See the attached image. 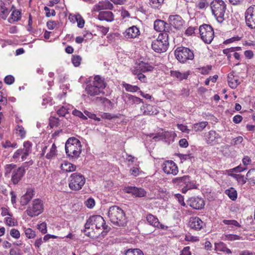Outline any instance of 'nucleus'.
Here are the masks:
<instances>
[{
	"instance_id": "nucleus-1",
	"label": "nucleus",
	"mask_w": 255,
	"mask_h": 255,
	"mask_svg": "<svg viewBox=\"0 0 255 255\" xmlns=\"http://www.w3.org/2000/svg\"><path fill=\"white\" fill-rule=\"evenodd\" d=\"M107 86L105 79L99 75L95 76L91 83L87 85L85 91L90 96L104 95V89Z\"/></svg>"
},
{
	"instance_id": "nucleus-2",
	"label": "nucleus",
	"mask_w": 255,
	"mask_h": 255,
	"mask_svg": "<svg viewBox=\"0 0 255 255\" xmlns=\"http://www.w3.org/2000/svg\"><path fill=\"white\" fill-rule=\"evenodd\" d=\"M108 216L111 222L116 226L123 227L127 224L124 211L117 206H113L109 208Z\"/></svg>"
},
{
	"instance_id": "nucleus-3",
	"label": "nucleus",
	"mask_w": 255,
	"mask_h": 255,
	"mask_svg": "<svg viewBox=\"0 0 255 255\" xmlns=\"http://www.w3.org/2000/svg\"><path fill=\"white\" fill-rule=\"evenodd\" d=\"M65 151L69 158H78L82 151L80 141L74 137L69 138L65 143Z\"/></svg>"
},
{
	"instance_id": "nucleus-4",
	"label": "nucleus",
	"mask_w": 255,
	"mask_h": 255,
	"mask_svg": "<svg viewBox=\"0 0 255 255\" xmlns=\"http://www.w3.org/2000/svg\"><path fill=\"white\" fill-rule=\"evenodd\" d=\"M95 229L97 230H107V226H106L105 221L101 216H92L87 220L86 223L85 225L84 233L87 236L91 237L90 232H88V230L90 229L94 230Z\"/></svg>"
},
{
	"instance_id": "nucleus-5",
	"label": "nucleus",
	"mask_w": 255,
	"mask_h": 255,
	"mask_svg": "<svg viewBox=\"0 0 255 255\" xmlns=\"http://www.w3.org/2000/svg\"><path fill=\"white\" fill-rule=\"evenodd\" d=\"M212 13L217 21L222 23L224 20V15L227 9V5L223 0H213L210 3Z\"/></svg>"
},
{
	"instance_id": "nucleus-6",
	"label": "nucleus",
	"mask_w": 255,
	"mask_h": 255,
	"mask_svg": "<svg viewBox=\"0 0 255 255\" xmlns=\"http://www.w3.org/2000/svg\"><path fill=\"white\" fill-rule=\"evenodd\" d=\"M168 44V34L160 33L157 38L152 42L151 47L155 52L162 53L167 50Z\"/></svg>"
},
{
	"instance_id": "nucleus-7",
	"label": "nucleus",
	"mask_w": 255,
	"mask_h": 255,
	"mask_svg": "<svg viewBox=\"0 0 255 255\" xmlns=\"http://www.w3.org/2000/svg\"><path fill=\"white\" fill-rule=\"evenodd\" d=\"M31 151V143L29 141H25L23 143V148L17 149L14 153L12 157L13 161L19 162L24 161Z\"/></svg>"
},
{
	"instance_id": "nucleus-8",
	"label": "nucleus",
	"mask_w": 255,
	"mask_h": 255,
	"mask_svg": "<svg viewBox=\"0 0 255 255\" xmlns=\"http://www.w3.org/2000/svg\"><path fill=\"white\" fill-rule=\"evenodd\" d=\"M84 176L80 173H74L69 177V188L74 191H78L82 189L85 183Z\"/></svg>"
},
{
	"instance_id": "nucleus-9",
	"label": "nucleus",
	"mask_w": 255,
	"mask_h": 255,
	"mask_svg": "<svg viewBox=\"0 0 255 255\" xmlns=\"http://www.w3.org/2000/svg\"><path fill=\"white\" fill-rule=\"evenodd\" d=\"M176 59L181 63L194 58V54L190 49L184 47H179L174 51Z\"/></svg>"
},
{
	"instance_id": "nucleus-10",
	"label": "nucleus",
	"mask_w": 255,
	"mask_h": 255,
	"mask_svg": "<svg viewBox=\"0 0 255 255\" xmlns=\"http://www.w3.org/2000/svg\"><path fill=\"white\" fill-rule=\"evenodd\" d=\"M199 30L201 38L205 43L209 44L212 41L214 37V32L210 25L203 24L200 26Z\"/></svg>"
},
{
	"instance_id": "nucleus-11",
	"label": "nucleus",
	"mask_w": 255,
	"mask_h": 255,
	"mask_svg": "<svg viewBox=\"0 0 255 255\" xmlns=\"http://www.w3.org/2000/svg\"><path fill=\"white\" fill-rule=\"evenodd\" d=\"M172 182L176 186H185L186 189H196L197 188L194 181L191 180L190 177L188 175L174 178L172 179Z\"/></svg>"
},
{
	"instance_id": "nucleus-12",
	"label": "nucleus",
	"mask_w": 255,
	"mask_h": 255,
	"mask_svg": "<svg viewBox=\"0 0 255 255\" xmlns=\"http://www.w3.org/2000/svg\"><path fill=\"white\" fill-rule=\"evenodd\" d=\"M43 210V204L39 199H35L33 201L31 207H29L26 210V213L31 217L38 216L41 214Z\"/></svg>"
},
{
	"instance_id": "nucleus-13",
	"label": "nucleus",
	"mask_w": 255,
	"mask_h": 255,
	"mask_svg": "<svg viewBox=\"0 0 255 255\" xmlns=\"http://www.w3.org/2000/svg\"><path fill=\"white\" fill-rule=\"evenodd\" d=\"M246 25L251 29H255V5L249 6L245 12Z\"/></svg>"
},
{
	"instance_id": "nucleus-14",
	"label": "nucleus",
	"mask_w": 255,
	"mask_h": 255,
	"mask_svg": "<svg viewBox=\"0 0 255 255\" xmlns=\"http://www.w3.org/2000/svg\"><path fill=\"white\" fill-rule=\"evenodd\" d=\"M163 171L167 174L176 175L178 172V168L176 164L172 160H167L162 165Z\"/></svg>"
},
{
	"instance_id": "nucleus-15",
	"label": "nucleus",
	"mask_w": 255,
	"mask_h": 255,
	"mask_svg": "<svg viewBox=\"0 0 255 255\" xmlns=\"http://www.w3.org/2000/svg\"><path fill=\"white\" fill-rule=\"evenodd\" d=\"M154 28L156 31L161 33L168 34L171 31V27L170 24L160 19H157L154 21Z\"/></svg>"
},
{
	"instance_id": "nucleus-16",
	"label": "nucleus",
	"mask_w": 255,
	"mask_h": 255,
	"mask_svg": "<svg viewBox=\"0 0 255 255\" xmlns=\"http://www.w3.org/2000/svg\"><path fill=\"white\" fill-rule=\"evenodd\" d=\"M123 34L126 39H133L138 37L140 35V31L137 26H132L127 28Z\"/></svg>"
},
{
	"instance_id": "nucleus-17",
	"label": "nucleus",
	"mask_w": 255,
	"mask_h": 255,
	"mask_svg": "<svg viewBox=\"0 0 255 255\" xmlns=\"http://www.w3.org/2000/svg\"><path fill=\"white\" fill-rule=\"evenodd\" d=\"M187 204L192 208L196 210H201L204 208L205 202L203 199L198 197L190 198L187 201Z\"/></svg>"
},
{
	"instance_id": "nucleus-18",
	"label": "nucleus",
	"mask_w": 255,
	"mask_h": 255,
	"mask_svg": "<svg viewBox=\"0 0 255 255\" xmlns=\"http://www.w3.org/2000/svg\"><path fill=\"white\" fill-rule=\"evenodd\" d=\"M122 99L125 104L129 106L134 104H139L142 102V100L140 98L128 93H124L122 96Z\"/></svg>"
},
{
	"instance_id": "nucleus-19",
	"label": "nucleus",
	"mask_w": 255,
	"mask_h": 255,
	"mask_svg": "<svg viewBox=\"0 0 255 255\" xmlns=\"http://www.w3.org/2000/svg\"><path fill=\"white\" fill-rule=\"evenodd\" d=\"M126 192L131 194L133 196L138 197H143L146 195L145 191L141 188H137L133 186H128L125 188Z\"/></svg>"
},
{
	"instance_id": "nucleus-20",
	"label": "nucleus",
	"mask_w": 255,
	"mask_h": 255,
	"mask_svg": "<svg viewBox=\"0 0 255 255\" xmlns=\"http://www.w3.org/2000/svg\"><path fill=\"white\" fill-rule=\"evenodd\" d=\"M204 223L198 217H192L189 219L188 226L195 230H200L204 226Z\"/></svg>"
},
{
	"instance_id": "nucleus-21",
	"label": "nucleus",
	"mask_w": 255,
	"mask_h": 255,
	"mask_svg": "<svg viewBox=\"0 0 255 255\" xmlns=\"http://www.w3.org/2000/svg\"><path fill=\"white\" fill-rule=\"evenodd\" d=\"M140 110L143 115H154L159 113L157 106L145 104L142 106Z\"/></svg>"
},
{
	"instance_id": "nucleus-22",
	"label": "nucleus",
	"mask_w": 255,
	"mask_h": 255,
	"mask_svg": "<svg viewBox=\"0 0 255 255\" xmlns=\"http://www.w3.org/2000/svg\"><path fill=\"white\" fill-rule=\"evenodd\" d=\"M221 136L216 131L211 130L207 132L205 135V139L208 144L214 145L217 142L218 139L220 138Z\"/></svg>"
},
{
	"instance_id": "nucleus-23",
	"label": "nucleus",
	"mask_w": 255,
	"mask_h": 255,
	"mask_svg": "<svg viewBox=\"0 0 255 255\" xmlns=\"http://www.w3.org/2000/svg\"><path fill=\"white\" fill-rule=\"evenodd\" d=\"M170 25L176 29H180L183 25L184 21L181 16L178 15H170L169 17Z\"/></svg>"
},
{
	"instance_id": "nucleus-24",
	"label": "nucleus",
	"mask_w": 255,
	"mask_h": 255,
	"mask_svg": "<svg viewBox=\"0 0 255 255\" xmlns=\"http://www.w3.org/2000/svg\"><path fill=\"white\" fill-rule=\"evenodd\" d=\"M25 172V170L23 167H19L13 171L11 177V181L14 184H16L19 182L23 176Z\"/></svg>"
},
{
	"instance_id": "nucleus-25",
	"label": "nucleus",
	"mask_w": 255,
	"mask_h": 255,
	"mask_svg": "<svg viewBox=\"0 0 255 255\" xmlns=\"http://www.w3.org/2000/svg\"><path fill=\"white\" fill-rule=\"evenodd\" d=\"M113 4L108 0L100 1L93 7V11H98L102 9H112Z\"/></svg>"
},
{
	"instance_id": "nucleus-26",
	"label": "nucleus",
	"mask_w": 255,
	"mask_h": 255,
	"mask_svg": "<svg viewBox=\"0 0 255 255\" xmlns=\"http://www.w3.org/2000/svg\"><path fill=\"white\" fill-rule=\"evenodd\" d=\"M98 17L100 20H105L108 22H111L114 19V15L113 12L109 11L100 12Z\"/></svg>"
},
{
	"instance_id": "nucleus-27",
	"label": "nucleus",
	"mask_w": 255,
	"mask_h": 255,
	"mask_svg": "<svg viewBox=\"0 0 255 255\" xmlns=\"http://www.w3.org/2000/svg\"><path fill=\"white\" fill-rule=\"evenodd\" d=\"M146 220L150 225L155 227L162 228V225L160 224L158 219L152 214H149L147 215Z\"/></svg>"
},
{
	"instance_id": "nucleus-28",
	"label": "nucleus",
	"mask_w": 255,
	"mask_h": 255,
	"mask_svg": "<svg viewBox=\"0 0 255 255\" xmlns=\"http://www.w3.org/2000/svg\"><path fill=\"white\" fill-rule=\"evenodd\" d=\"M170 73L172 77H175L179 80L186 79L189 74L188 72L181 73L177 71H171Z\"/></svg>"
},
{
	"instance_id": "nucleus-29",
	"label": "nucleus",
	"mask_w": 255,
	"mask_h": 255,
	"mask_svg": "<svg viewBox=\"0 0 255 255\" xmlns=\"http://www.w3.org/2000/svg\"><path fill=\"white\" fill-rule=\"evenodd\" d=\"M60 168L64 172H72L76 170V166L68 162H64L61 164Z\"/></svg>"
},
{
	"instance_id": "nucleus-30",
	"label": "nucleus",
	"mask_w": 255,
	"mask_h": 255,
	"mask_svg": "<svg viewBox=\"0 0 255 255\" xmlns=\"http://www.w3.org/2000/svg\"><path fill=\"white\" fill-rule=\"evenodd\" d=\"M215 250L216 251L223 252L227 254H231V251L227 248L226 245L223 242L215 244Z\"/></svg>"
},
{
	"instance_id": "nucleus-31",
	"label": "nucleus",
	"mask_w": 255,
	"mask_h": 255,
	"mask_svg": "<svg viewBox=\"0 0 255 255\" xmlns=\"http://www.w3.org/2000/svg\"><path fill=\"white\" fill-rule=\"evenodd\" d=\"M228 81L229 86L232 89H235L240 84L238 78L232 75L228 76Z\"/></svg>"
},
{
	"instance_id": "nucleus-32",
	"label": "nucleus",
	"mask_w": 255,
	"mask_h": 255,
	"mask_svg": "<svg viewBox=\"0 0 255 255\" xmlns=\"http://www.w3.org/2000/svg\"><path fill=\"white\" fill-rule=\"evenodd\" d=\"M32 193L30 191H27L24 195H23L20 198V204L22 206H25L27 205L30 200L32 198Z\"/></svg>"
},
{
	"instance_id": "nucleus-33",
	"label": "nucleus",
	"mask_w": 255,
	"mask_h": 255,
	"mask_svg": "<svg viewBox=\"0 0 255 255\" xmlns=\"http://www.w3.org/2000/svg\"><path fill=\"white\" fill-rule=\"evenodd\" d=\"M138 68H139V70H140L141 72L151 71L153 69L152 66L143 62H141L138 64Z\"/></svg>"
},
{
	"instance_id": "nucleus-34",
	"label": "nucleus",
	"mask_w": 255,
	"mask_h": 255,
	"mask_svg": "<svg viewBox=\"0 0 255 255\" xmlns=\"http://www.w3.org/2000/svg\"><path fill=\"white\" fill-rule=\"evenodd\" d=\"M208 124V123L207 122L203 121L194 124L192 125V128L195 131H201L206 128Z\"/></svg>"
},
{
	"instance_id": "nucleus-35",
	"label": "nucleus",
	"mask_w": 255,
	"mask_h": 255,
	"mask_svg": "<svg viewBox=\"0 0 255 255\" xmlns=\"http://www.w3.org/2000/svg\"><path fill=\"white\" fill-rule=\"evenodd\" d=\"M228 175L236 179L238 182L242 185L245 184L247 182L246 177L245 178L244 175L241 174H236L232 173H229Z\"/></svg>"
},
{
	"instance_id": "nucleus-36",
	"label": "nucleus",
	"mask_w": 255,
	"mask_h": 255,
	"mask_svg": "<svg viewBox=\"0 0 255 255\" xmlns=\"http://www.w3.org/2000/svg\"><path fill=\"white\" fill-rule=\"evenodd\" d=\"M225 194L233 201L236 200L237 198V192L236 189L233 187L227 189L225 191Z\"/></svg>"
},
{
	"instance_id": "nucleus-37",
	"label": "nucleus",
	"mask_w": 255,
	"mask_h": 255,
	"mask_svg": "<svg viewBox=\"0 0 255 255\" xmlns=\"http://www.w3.org/2000/svg\"><path fill=\"white\" fill-rule=\"evenodd\" d=\"M57 155L56 146L55 143H53L49 151L46 154L45 157L48 159H51L55 157Z\"/></svg>"
},
{
	"instance_id": "nucleus-38",
	"label": "nucleus",
	"mask_w": 255,
	"mask_h": 255,
	"mask_svg": "<svg viewBox=\"0 0 255 255\" xmlns=\"http://www.w3.org/2000/svg\"><path fill=\"white\" fill-rule=\"evenodd\" d=\"M123 87L125 88L126 90L129 92H135L139 90V88L137 86H133L129 84L123 83Z\"/></svg>"
},
{
	"instance_id": "nucleus-39",
	"label": "nucleus",
	"mask_w": 255,
	"mask_h": 255,
	"mask_svg": "<svg viewBox=\"0 0 255 255\" xmlns=\"http://www.w3.org/2000/svg\"><path fill=\"white\" fill-rule=\"evenodd\" d=\"M196 6L200 10L205 9L209 6V2L207 0H198Z\"/></svg>"
},
{
	"instance_id": "nucleus-40",
	"label": "nucleus",
	"mask_w": 255,
	"mask_h": 255,
	"mask_svg": "<svg viewBox=\"0 0 255 255\" xmlns=\"http://www.w3.org/2000/svg\"><path fill=\"white\" fill-rule=\"evenodd\" d=\"M21 18V13L18 10H13L11 14L10 19H9L8 21L9 22H11V19L13 21H17L20 20Z\"/></svg>"
},
{
	"instance_id": "nucleus-41",
	"label": "nucleus",
	"mask_w": 255,
	"mask_h": 255,
	"mask_svg": "<svg viewBox=\"0 0 255 255\" xmlns=\"http://www.w3.org/2000/svg\"><path fill=\"white\" fill-rule=\"evenodd\" d=\"M246 179L250 182L255 184V169L250 170L246 174Z\"/></svg>"
},
{
	"instance_id": "nucleus-42",
	"label": "nucleus",
	"mask_w": 255,
	"mask_h": 255,
	"mask_svg": "<svg viewBox=\"0 0 255 255\" xmlns=\"http://www.w3.org/2000/svg\"><path fill=\"white\" fill-rule=\"evenodd\" d=\"M125 255H144L142 252L138 249H128L126 252Z\"/></svg>"
},
{
	"instance_id": "nucleus-43",
	"label": "nucleus",
	"mask_w": 255,
	"mask_h": 255,
	"mask_svg": "<svg viewBox=\"0 0 255 255\" xmlns=\"http://www.w3.org/2000/svg\"><path fill=\"white\" fill-rule=\"evenodd\" d=\"M9 11L8 9L4 5L0 6V17L3 19H6Z\"/></svg>"
},
{
	"instance_id": "nucleus-44",
	"label": "nucleus",
	"mask_w": 255,
	"mask_h": 255,
	"mask_svg": "<svg viewBox=\"0 0 255 255\" xmlns=\"http://www.w3.org/2000/svg\"><path fill=\"white\" fill-rule=\"evenodd\" d=\"M24 233L26 237L28 239H34L35 236V232L30 228H24Z\"/></svg>"
},
{
	"instance_id": "nucleus-45",
	"label": "nucleus",
	"mask_w": 255,
	"mask_h": 255,
	"mask_svg": "<svg viewBox=\"0 0 255 255\" xmlns=\"http://www.w3.org/2000/svg\"><path fill=\"white\" fill-rule=\"evenodd\" d=\"M223 223L225 225L230 226L231 228L240 226L239 223L237 221L234 220H224Z\"/></svg>"
},
{
	"instance_id": "nucleus-46",
	"label": "nucleus",
	"mask_w": 255,
	"mask_h": 255,
	"mask_svg": "<svg viewBox=\"0 0 255 255\" xmlns=\"http://www.w3.org/2000/svg\"><path fill=\"white\" fill-rule=\"evenodd\" d=\"M163 1L164 0H149V3L153 8H158L161 5Z\"/></svg>"
},
{
	"instance_id": "nucleus-47",
	"label": "nucleus",
	"mask_w": 255,
	"mask_h": 255,
	"mask_svg": "<svg viewBox=\"0 0 255 255\" xmlns=\"http://www.w3.org/2000/svg\"><path fill=\"white\" fill-rule=\"evenodd\" d=\"M59 120L57 118L51 117L49 119V126L51 128L58 127L59 125Z\"/></svg>"
},
{
	"instance_id": "nucleus-48",
	"label": "nucleus",
	"mask_w": 255,
	"mask_h": 255,
	"mask_svg": "<svg viewBox=\"0 0 255 255\" xmlns=\"http://www.w3.org/2000/svg\"><path fill=\"white\" fill-rule=\"evenodd\" d=\"M68 113V109L65 106L61 107L57 111V114L60 117H65Z\"/></svg>"
},
{
	"instance_id": "nucleus-49",
	"label": "nucleus",
	"mask_w": 255,
	"mask_h": 255,
	"mask_svg": "<svg viewBox=\"0 0 255 255\" xmlns=\"http://www.w3.org/2000/svg\"><path fill=\"white\" fill-rule=\"evenodd\" d=\"M15 129L16 133L18 134L20 137L24 138L25 137L26 132L22 126L17 125Z\"/></svg>"
},
{
	"instance_id": "nucleus-50",
	"label": "nucleus",
	"mask_w": 255,
	"mask_h": 255,
	"mask_svg": "<svg viewBox=\"0 0 255 255\" xmlns=\"http://www.w3.org/2000/svg\"><path fill=\"white\" fill-rule=\"evenodd\" d=\"M81 60V57L80 56L75 55L72 58V62L75 67H77L80 65Z\"/></svg>"
},
{
	"instance_id": "nucleus-51",
	"label": "nucleus",
	"mask_w": 255,
	"mask_h": 255,
	"mask_svg": "<svg viewBox=\"0 0 255 255\" xmlns=\"http://www.w3.org/2000/svg\"><path fill=\"white\" fill-rule=\"evenodd\" d=\"M72 114L73 115L78 117L82 120H85L87 119V118L85 116L81 111L75 109L73 111Z\"/></svg>"
},
{
	"instance_id": "nucleus-52",
	"label": "nucleus",
	"mask_w": 255,
	"mask_h": 255,
	"mask_svg": "<svg viewBox=\"0 0 255 255\" xmlns=\"http://www.w3.org/2000/svg\"><path fill=\"white\" fill-rule=\"evenodd\" d=\"M85 116L87 117H88L89 118L95 120L97 121H101L100 118L96 117V115L95 114L92 113L88 111L85 110L84 111Z\"/></svg>"
},
{
	"instance_id": "nucleus-53",
	"label": "nucleus",
	"mask_w": 255,
	"mask_h": 255,
	"mask_svg": "<svg viewBox=\"0 0 255 255\" xmlns=\"http://www.w3.org/2000/svg\"><path fill=\"white\" fill-rule=\"evenodd\" d=\"M246 170H247L246 167H243L241 165H239V166H238L233 169L229 170L228 172V173L231 172H241Z\"/></svg>"
},
{
	"instance_id": "nucleus-54",
	"label": "nucleus",
	"mask_w": 255,
	"mask_h": 255,
	"mask_svg": "<svg viewBox=\"0 0 255 255\" xmlns=\"http://www.w3.org/2000/svg\"><path fill=\"white\" fill-rule=\"evenodd\" d=\"M211 69L212 66L211 65H208L206 67H203L200 69V72L203 75H207L209 73Z\"/></svg>"
},
{
	"instance_id": "nucleus-55",
	"label": "nucleus",
	"mask_w": 255,
	"mask_h": 255,
	"mask_svg": "<svg viewBox=\"0 0 255 255\" xmlns=\"http://www.w3.org/2000/svg\"><path fill=\"white\" fill-rule=\"evenodd\" d=\"M243 141V138L242 136H239L234 139L231 141V144L233 145H238L241 143Z\"/></svg>"
},
{
	"instance_id": "nucleus-56",
	"label": "nucleus",
	"mask_w": 255,
	"mask_h": 255,
	"mask_svg": "<svg viewBox=\"0 0 255 255\" xmlns=\"http://www.w3.org/2000/svg\"><path fill=\"white\" fill-rule=\"evenodd\" d=\"M10 235L12 238L15 239H18L20 236L19 232L15 229H12L10 230Z\"/></svg>"
},
{
	"instance_id": "nucleus-57",
	"label": "nucleus",
	"mask_w": 255,
	"mask_h": 255,
	"mask_svg": "<svg viewBox=\"0 0 255 255\" xmlns=\"http://www.w3.org/2000/svg\"><path fill=\"white\" fill-rule=\"evenodd\" d=\"M15 166H16V165L15 164H6L5 166V168H4V169H5V174H9L11 172V170L13 168H14Z\"/></svg>"
},
{
	"instance_id": "nucleus-58",
	"label": "nucleus",
	"mask_w": 255,
	"mask_h": 255,
	"mask_svg": "<svg viewBox=\"0 0 255 255\" xmlns=\"http://www.w3.org/2000/svg\"><path fill=\"white\" fill-rule=\"evenodd\" d=\"M241 237L236 235L229 234L225 236V239L229 241H235L240 240Z\"/></svg>"
},
{
	"instance_id": "nucleus-59",
	"label": "nucleus",
	"mask_w": 255,
	"mask_h": 255,
	"mask_svg": "<svg viewBox=\"0 0 255 255\" xmlns=\"http://www.w3.org/2000/svg\"><path fill=\"white\" fill-rule=\"evenodd\" d=\"M76 19L77 21L78 26L80 28H83L85 24L84 20L81 17L80 15L76 16Z\"/></svg>"
},
{
	"instance_id": "nucleus-60",
	"label": "nucleus",
	"mask_w": 255,
	"mask_h": 255,
	"mask_svg": "<svg viewBox=\"0 0 255 255\" xmlns=\"http://www.w3.org/2000/svg\"><path fill=\"white\" fill-rule=\"evenodd\" d=\"M177 127L182 132H186L187 133H189L190 132L191 130L190 129H188L186 126H185L182 124H178Z\"/></svg>"
},
{
	"instance_id": "nucleus-61",
	"label": "nucleus",
	"mask_w": 255,
	"mask_h": 255,
	"mask_svg": "<svg viewBox=\"0 0 255 255\" xmlns=\"http://www.w3.org/2000/svg\"><path fill=\"white\" fill-rule=\"evenodd\" d=\"M44 10L46 12V16L50 17L51 16H55L56 12L54 9L50 10L48 7H44Z\"/></svg>"
},
{
	"instance_id": "nucleus-62",
	"label": "nucleus",
	"mask_w": 255,
	"mask_h": 255,
	"mask_svg": "<svg viewBox=\"0 0 255 255\" xmlns=\"http://www.w3.org/2000/svg\"><path fill=\"white\" fill-rule=\"evenodd\" d=\"M98 30L101 32L103 35H105L109 31V27H106L103 26L97 25Z\"/></svg>"
},
{
	"instance_id": "nucleus-63",
	"label": "nucleus",
	"mask_w": 255,
	"mask_h": 255,
	"mask_svg": "<svg viewBox=\"0 0 255 255\" xmlns=\"http://www.w3.org/2000/svg\"><path fill=\"white\" fill-rule=\"evenodd\" d=\"M4 82L10 85L12 84L14 81V78L13 76L11 75L6 76L4 79Z\"/></svg>"
},
{
	"instance_id": "nucleus-64",
	"label": "nucleus",
	"mask_w": 255,
	"mask_h": 255,
	"mask_svg": "<svg viewBox=\"0 0 255 255\" xmlns=\"http://www.w3.org/2000/svg\"><path fill=\"white\" fill-rule=\"evenodd\" d=\"M191 253L190 251V247H186L183 248V249L181 251L180 255H191Z\"/></svg>"
}]
</instances>
